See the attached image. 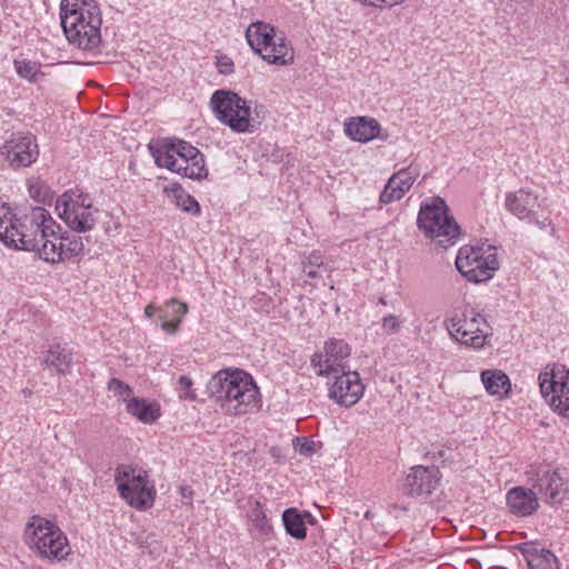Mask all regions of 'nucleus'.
Listing matches in <instances>:
<instances>
[{"label": "nucleus", "mask_w": 569, "mask_h": 569, "mask_svg": "<svg viewBox=\"0 0 569 569\" xmlns=\"http://www.w3.org/2000/svg\"><path fill=\"white\" fill-rule=\"evenodd\" d=\"M174 311L177 312V318L174 319H164L161 320V328L167 333L173 335L178 331L180 323L182 322L183 317L188 312V306L186 303L181 305H172Z\"/></svg>", "instance_id": "34"}, {"label": "nucleus", "mask_w": 569, "mask_h": 569, "mask_svg": "<svg viewBox=\"0 0 569 569\" xmlns=\"http://www.w3.org/2000/svg\"><path fill=\"white\" fill-rule=\"evenodd\" d=\"M43 186L40 181H34L29 184V193L32 198L40 199L42 197Z\"/></svg>", "instance_id": "42"}, {"label": "nucleus", "mask_w": 569, "mask_h": 569, "mask_svg": "<svg viewBox=\"0 0 569 569\" xmlns=\"http://www.w3.org/2000/svg\"><path fill=\"white\" fill-rule=\"evenodd\" d=\"M481 381L489 395L499 398L507 396L511 388L509 377L501 370H483Z\"/></svg>", "instance_id": "25"}, {"label": "nucleus", "mask_w": 569, "mask_h": 569, "mask_svg": "<svg viewBox=\"0 0 569 569\" xmlns=\"http://www.w3.org/2000/svg\"><path fill=\"white\" fill-rule=\"evenodd\" d=\"M456 268L468 281H487L499 269L497 249L492 246H463L458 251Z\"/></svg>", "instance_id": "9"}, {"label": "nucleus", "mask_w": 569, "mask_h": 569, "mask_svg": "<svg viewBox=\"0 0 569 569\" xmlns=\"http://www.w3.org/2000/svg\"><path fill=\"white\" fill-rule=\"evenodd\" d=\"M396 182V179L390 177L380 194V201L382 203H391L396 200H400L405 196L403 189H401V187H399Z\"/></svg>", "instance_id": "36"}, {"label": "nucleus", "mask_w": 569, "mask_h": 569, "mask_svg": "<svg viewBox=\"0 0 569 569\" xmlns=\"http://www.w3.org/2000/svg\"><path fill=\"white\" fill-rule=\"evenodd\" d=\"M429 455H432L433 458L447 459V450L443 448L432 450L429 452Z\"/></svg>", "instance_id": "43"}, {"label": "nucleus", "mask_w": 569, "mask_h": 569, "mask_svg": "<svg viewBox=\"0 0 569 569\" xmlns=\"http://www.w3.org/2000/svg\"><path fill=\"white\" fill-rule=\"evenodd\" d=\"M333 377L335 382L330 388L329 396L341 406L351 407L357 403L365 391L359 373L343 370Z\"/></svg>", "instance_id": "20"}, {"label": "nucleus", "mask_w": 569, "mask_h": 569, "mask_svg": "<svg viewBox=\"0 0 569 569\" xmlns=\"http://www.w3.org/2000/svg\"><path fill=\"white\" fill-rule=\"evenodd\" d=\"M108 389L113 393L114 397L126 402V405L133 398V391L130 386L117 378H112L108 382Z\"/></svg>", "instance_id": "35"}, {"label": "nucleus", "mask_w": 569, "mask_h": 569, "mask_svg": "<svg viewBox=\"0 0 569 569\" xmlns=\"http://www.w3.org/2000/svg\"><path fill=\"white\" fill-rule=\"evenodd\" d=\"M156 311H157V308L153 305H148L144 309V315H146V317L151 318V317H153Z\"/></svg>", "instance_id": "44"}, {"label": "nucleus", "mask_w": 569, "mask_h": 569, "mask_svg": "<svg viewBox=\"0 0 569 569\" xmlns=\"http://www.w3.org/2000/svg\"><path fill=\"white\" fill-rule=\"evenodd\" d=\"M380 124L373 118L358 117L345 124L346 134L355 141L368 142L379 136Z\"/></svg>", "instance_id": "22"}, {"label": "nucleus", "mask_w": 569, "mask_h": 569, "mask_svg": "<svg viewBox=\"0 0 569 569\" xmlns=\"http://www.w3.org/2000/svg\"><path fill=\"white\" fill-rule=\"evenodd\" d=\"M379 303H381V305H387V301H386V299H385V298H380V299H379Z\"/></svg>", "instance_id": "45"}, {"label": "nucleus", "mask_w": 569, "mask_h": 569, "mask_svg": "<svg viewBox=\"0 0 569 569\" xmlns=\"http://www.w3.org/2000/svg\"><path fill=\"white\" fill-rule=\"evenodd\" d=\"M156 163L182 177L201 179L208 170L203 154L183 140H172L154 153Z\"/></svg>", "instance_id": "7"}, {"label": "nucleus", "mask_w": 569, "mask_h": 569, "mask_svg": "<svg viewBox=\"0 0 569 569\" xmlns=\"http://www.w3.org/2000/svg\"><path fill=\"white\" fill-rule=\"evenodd\" d=\"M507 503L512 513L526 517L532 515L539 507L535 489L517 487L507 493Z\"/></svg>", "instance_id": "21"}, {"label": "nucleus", "mask_w": 569, "mask_h": 569, "mask_svg": "<svg viewBox=\"0 0 569 569\" xmlns=\"http://www.w3.org/2000/svg\"><path fill=\"white\" fill-rule=\"evenodd\" d=\"M61 27L68 41L84 51L98 49L101 42V11L94 0H62Z\"/></svg>", "instance_id": "1"}, {"label": "nucleus", "mask_w": 569, "mask_h": 569, "mask_svg": "<svg viewBox=\"0 0 569 569\" xmlns=\"http://www.w3.org/2000/svg\"><path fill=\"white\" fill-rule=\"evenodd\" d=\"M24 395H29L30 391L29 390H23Z\"/></svg>", "instance_id": "46"}, {"label": "nucleus", "mask_w": 569, "mask_h": 569, "mask_svg": "<svg viewBox=\"0 0 569 569\" xmlns=\"http://www.w3.org/2000/svg\"><path fill=\"white\" fill-rule=\"evenodd\" d=\"M169 197L182 211L191 214L200 213V206L197 202V200L192 196L187 193L181 187L172 188L169 191Z\"/></svg>", "instance_id": "29"}, {"label": "nucleus", "mask_w": 569, "mask_h": 569, "mask_svg": "<svg viewBox=\"0 0 569 569\" xmlns=\"http://www.w3.org/2000/svg\"><path fill=\"white\" fill-rule=\"evenodd\" d=\"M250 101L228 90H217L210 99L216 118L237 133H252L260 121L252 116Z\"/></svg>", "instance_id": "5"}, {"label": "nucleus", "mask_w": 569, "mask_h": 569, "mask_svg": "<svg viewBox=\"0 0 569 569\" xmlns=\"http://www.w3.org/2000/svg\"><path fill=\"white\" fill-rule=\"evenodd\" d=\"M53 228L60 226L42 207H31L20 211L11 239L7 246L27 251H34L41 258L43 242L52 234Z\"/></svg>", "instance_id": "3"}, {"label": "nucleus", "mask_w": 569, "mask_h": 569, "mask_svg": "<svg viewBox=\"0 0 569 569\" xmlns=\"http://www.w3.org/2000/svg\"><path fill=\"white\" fill-rule=\"evenodd\" d=\"M250 520L261 536H268L271 532L272 527L259 501L254 502V507L250 511Z\"/></svg>", "instance_id": "30"}, {"label": "nucleus", "mask_w": 569, "mask_h": 569, "mask_svg": "<svg viewBox=\"0 0 569 569\" xmlns=\"http://www.w3.org/2000/svg\"><path fill=\"white\" fill-rule=\"evenodd\" d=\"M114 481L120 496L137 509H147L154 501L156 491L148 473L131 465H121L116 470Z\"/></svg>", "instance_id": "10"}, {"label": "nucleus", "mask_w": 569, "mask_h": 569, "mask_svg": "<svg viewBox=\"0 0 569 569\" xmlns=\"http://www.w3.org/2000/svg\"><path fill=\"white\" fill-rule=\"evenodd\" d=\"M519 550L527 561L528 569H552L556 556L547 549H539L533 542H525Z\"/></svg>", "instance_id": "23"}, {"label": "nucleus", "mask_w": 569, "mask_h": 569, "mask_svg": "<svg viewBox=\"0 0 569 569\" xmlns=\"http://www.w3.org/2000/svg\"><path fill=\"white\" fill-rule=\"evenodd\" d=\"M282 522L288 535L296 539H305L307 529L302 516L296 508H289L282 513Z\"/></svg>", "instance_id": "27"}, {"label": "nucleus", "mask_w": 569, "mask_h": 569, "mask_svg": "<svg viewBox=\"0 0 569 569\" xmlns=\"http://www.w3.org/2000/svg\"><path fill=\"white\" fill-rule=\"evenodd\" d=\"M419 176V169L418 167L410 164L405 169L399 170L398 172L393 173L391 177L396 179V183L403 189V192L410 190L413 182Z\"/></svg>", "instance_id": "31"}, {"label": "nucleus", "mask_w": 569, "mask_h": 569, "mask_svg": "<svg viewBox=\"0 0 569 569\" xmlns=\"http://www.w3.org/2000/svg\"><path fill=\"white\" fill-rule=\"evenodd\" d=\"M302 264V271L309 277V278H317L318 277V268H321L325 266L323 258L320 252L312 251L308 256L305 257V259L301 262Z\"/></svg>", "instance_id": "32"}, {"label": "nucleus", "mask_w": 569, "mask_h": 569, "mask_svg": "<svg viewBox=\"0 0 569 569\" xmlns=\"http://www.w3.org/2000/svg\"><path fill=\"white\" fill-rule=\"evenodd\" d=\"M441 478L437 467L415 466L407 473L406 492L411 497H428L438 488Z\"/></svg>", "instance_id": "19"}, {"label": "nucleus", "mask_w": 569, "mask_h": 569, "mask_svg": "<svg viewBox=\"0 0 569 569\" xmlns=\"http://www.w3.org/2000/svg\"><path fill=\"white\" fill-rule=\"evenodd\" d=\"M449 333L459 342L480 348L485 345L488 328L485 317L472 308H465L447 322Z\"/></svg>", "instance_id": "14"}, {"label": "nucleus", "mask_w": 569, "mask_h": 569, "mask_svg": "<svg viewBox=\"0 0 569 569\" xmlns=\"http://www.w3.org/2000/svg\"><path fill=\"white\" fill-rule=\"evenodd\" d=\"M0 156L12 169L30 167L39 157V146L34 136L17 132L0 146Z\"/></svg>", "instance_id": "15"}, {"label": "nucleus", "mask_w": 569, "mask_h": 569, "mask_svg": "<svg viewBox=\"0 0 569 569\" xmlns=\"http://www.w3.org/2000/svg\"><path fill=\"white\" fill-rule=\"evenodd\" d=\"M127 411L144 423H151L160 417L159 407L144 399L133 397L126 405Z\"/></svg>", "instance_id": "26"}, {"label": "nucleus", "mask_w": 569, "mask_h": 569, "mask_svg": "<svg viewBox=\"0 0 569 569\" xmlns=\"http://www.w3.org/2000/svg\"><path fill=\"white\" fill-rule=\"evenodd\" d=\"M217 67L222 74H231L233 72V62L227 56L218 58Z\"/></svg>", "instance_id": "41"}, {"label": "nucleus", "mask_w": 569, "mask_h": 569, "mask_svg": "<svg viewBox=\"0 0 569 569\" xmlns=\"http://www.w3.org/2000/svg\"><path fill=\"white\" fill-rule=\"evenodd\" d=\"M42 362L56 369L58 373L66 375L72 365V352L66 346L53 345L46 352Z\"/></svg>", "instance_id": "24"}, {"label": "nucleus", "mask_w": 569, "mask_h": 569, "mask_svg": "<svg viewBox=\"0 0 569 569\" xmlns=\"http://www.w3.org/2000/svg\"><path fill=\"white\" fill-rule=\"evenodd\" d=\"M17 73L29 81H37L40 74L39 64L30 60H14Z\"/></svg>", "instance_id": "33"}, {"label": "nucleus", "mask_w": 569, "mask_h": 569, "mask_svg": "<svg viewBox=\"0 0 569 569\" xmlns=\"http://www.w3.org/2000/svg\"><path fill=\"white\" fill-rule=\"evenodd\" d=\"M20 212H13L7 203H0V240L8 244Z\"/></svg>", "instance_id": "28"}, {"label": "nucleus", "mask_w": 569, "mask_h": 569, "mask_svg": "<svg viewBox=\"0 0 569 569\" xmlns=\"http://www.w3.org/2000/svg\"><path fill=\"white\" fill-rule=\"evenodd\" d=\"M58 228H53L52 234L43 242L41 259L47 262L58 263L83 253L82 238L77 234H57Z\"/></svg>", "instance_id": "18"}, {"label": "nucleus", "mask_w": 569, "mask_h": 569, "mask_svg": "<svg viewBox=\"0 0 569 569\" xmlns=\"http://www.w3.org/2000/svg\"><path fill=\"white\" fill-rule=\"evenodd\" d=\"M296 440L299 443L298 451L301 455L310 456L315 452L316 443L312 440H308L306 438H297Z\"/></svg>", "instance_id": "40"}, {"label": "nucleus", "mask_w": 569, "mask_h": 569, "mask_svg": "<svg viewBox=\"0 0 569 569\" xmlns=\"http://www.w3.org/2000/svg\"><path fill=\"white\" fill-rule=\"evenodd\" d=\"M56 210L67 226L77 232H87L96 224L92 203L87 193L80 189L63 192L56 202Z\"/></svg>", "instance_id": "12"}, {"label": "nucleus", "mask_w": 569, "mask_h": 569, "mask_svg": "<svg viewBox=\"0 0 569 569\" xmlns=\"http://www.w3.org/2000/svg\"><path fill=\"white\" fill-rule=\"evenodd\" d=\"M246 38L251 49L269 63L286 66L293 60L292 48L283 37H277L274 28L268 23H251Z\"/></svg>", "instance_id": "8"}, {"label": "nucleus", "mask_w": 569, "mask_h": 569, "mask_svg": "<svg viewBox=\"0 0 569 569\" xmlns=\"http://www.w3.org/2000/svg\"><path fill=\"white\" fill-rule=\"evenodd\" d=\"M533 480V489L550 505H560L568 496V486L559 470H551L548 466L531 469L529 472Z\"/></svg>", "instance_id": "17"}, {"label": "nucleus", "mask_w": 569, "mask_h": 569, "mask_svg": "<svg viewBox=\"0 0 569 569\" xmlns=\"http://www.w3.org/2000/svg\"><path fill=\"white\" fill-rule=\"evenodd\" d=\"M381 327L387 335H396L402 328V321L395 315H388L382 318Z\"/></svg>", "instance_id": "38"}, {"label": "nucleus", "mask_w": 569, "mask_h": 569, "mask_svg": "<svg viewBox=\"0 0 569 569\" xmlns=\"http://www.w3.org/2000/svg\"><path fill=\"white\" fill-rule=\"evenodd\" d=\"M546 198L539 197L535 191L521 188L506 196L507 210L520 220L537 226L545 230L551 226V219L547 214H540L545 207Z\"/></svg>", "instance_id": "13"}, {"label": "nucleus", "mask_w": 569, "mask_h": 569, "mask_svg": "<svg viewBox=\"0 0 569 569\" xmlns=\"http://www.w3.org/2000/svg\"><path fill=\"white\" fill-rule=\"evenodd\" d=\"M417 223L426 237L445 249L456 243L460 237V227L440 197L421 203Z\"/></svg>", "instance_id": "4"}, {"label": "nucleus", "mask_w": 569, "mask_h": 569, "mask_svg": "<svg viewBox=\"0 0 569 569\" xmlns=\"http://www.w3.org/2000/svg\"><path fill=\"white\" fill-rule=\"evenodd\" d=\"M207 392L221 409L230 415L241 416L258 408L259 389L252 378L241 370L219 371L207 383Z\"/></svg>", "instance_id": "2"}, {"label": "nucleus", "mask_w": 569, "mask_h": 569, "mask_svg": "<svg viewBox=\"0 0 569 569\" xmlns=\"http://www.w3.org/2000/svg\"><path fill=\"white\" fill-rule=\"evenodd\" d=\"M173 303L181 305L182 302H179L176 299H171L170 301H168L166 303L164 308L159 309V319L160 320L177 318V312L174 311L173 306H171Z\"/></svg>", "instance_id": "39"}, {"label": "nucleus", "mask_w": 569, "mask_h": 569, "mask_svg": "<svg viewBox=\"0 0 569 569\" xmlns=\"http://www.w3.org/2000/svg\"><path fill=\"white\" fill-rule=\"evenodd\" d=\"M351 348L340 339H329L325 342L323 352L311 357V366L318 376H335L346 369L345 362L350 356Z\"/></svg>", "instance_id": "16"}, {"label": "nucleus", "mask_w": 569, "mask_h": 569, "mask_svg": "<svg viewBox=\"0 0 569 569\" xmlns=\"http://www.w3.org/2000/svg\"><path fill=\"white\" fill-rule=\"evenodd\" d=\"M26 541L44 559L61 561L71 551L68 539L53 522L32 516L26 526Z\"/></svg>", "instance_id": "6"}, {"label": "nucleus", "mask_w": 569, "mask_h": 569, "mask_svg": "<svg viewBox=\"0 0 569 569\" xmlns=\"http://www.w3.org/2000/svg\"><path fill=\"white\" fill-rule=\"evenodd\" d=\"M542 398L553 412L569 419V369L565 365H547L538 376Z\"/></svg>", "instance_id": "11"}, {"label": "nucleus", "mask_w": 569, "mask_h": 569, "mask_svg": "<svg viewBox=\"0 0 569 569\" xmlns=\"http://www.w3.org/2000/svg\"><path fill=\"white\" fill-rule=\"evenodd\" d=\"M179 397L186 400H194L197 398L192 389L193 382L188 376H181L178 380Z\"/></svg>", "instance_id": "37"}]
</instances>
